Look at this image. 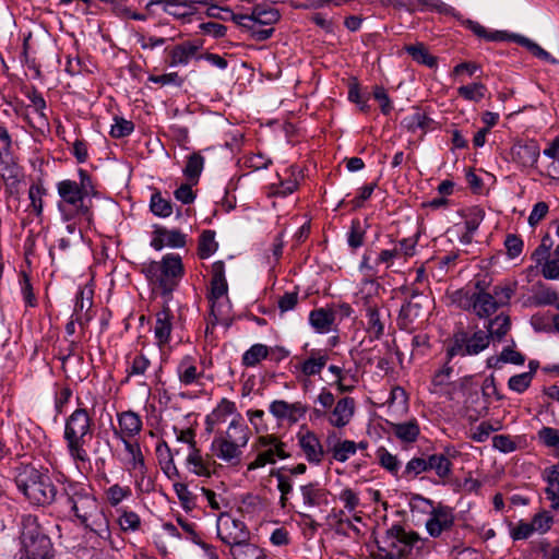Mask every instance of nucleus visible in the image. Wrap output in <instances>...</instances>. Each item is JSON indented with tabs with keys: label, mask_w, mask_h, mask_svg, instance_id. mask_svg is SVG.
<instances>
[{
	"label": "nucleus",
	"mask_w": 559,
	"mask_h": 559,
	"mask_svg": "<svg viewBox=\"0 0 559 559\" xmlns=\"http://www.w3.org/2000/svg\"><path fill=\"white\" fill-rule=\"evenodd\" d=\"M67 504L81 525L106 539L110 536L108 520L91 488L69 483L63 488Z\"/></svg>",
	"instance_id": "obj_1"
},
{
	"label": "nucleus",
	"mask_w": 559,
	"mask_h": 559,
	"mask_svg": "<svg viewBox=\"0 0 559 559\" xmlns=\"http://www.w3.org/2000/svg\"><path fill=\"white\" fill-rule=\"evenodd\" d=\"M64 440L70 456L79 462L90 460L85 445L93 437V419L84 408H76L66 420Z\"/></svg>",
	"instance_id": "obj_2"
},
{
	"label": "nucleus",
	"mask_w": 559,
	"mask_h": 559,
	"mask_svg": "<svg viewBox=\"0 0 559 559\" xmlns=\"http://www.w3.org/2000/svg\"><path fill=\"white\" fill-rule=\"evenodd\" d=\"M20 559H55V548L36 516L22 520Z\"/></svg>",
	"instance_id": "obj_3"
},
{
	"label": "nucleus",
	"mask_w": 559,
	"mask_h": 559,
	"mask_svg": "<svg viewBox=\"0 0 559 559\" xmlns=\"http://www.w3.org/2000/svg\"><path fill=\"white\" fill-rule=\"evenodd\" d=\"M420 540L414 531H406L402 525L394 524L385 533L376 538L377 552L374 559H406L415 545Z\"/></svg>",
	"instance_id": "obj_4"
},
{
	"label": "nucleus",
	"mask_w": 559,
	"mask_h": 559,
	"mask_svg": "<svg viewBox=\"0 0 559 559\" xmlns=\"http://www.w3.org/2000/svg\"><path fill=\"white\" fill-rule=\"evenodd\" d=\"M17 488L34 504L47 506L55 501L57 488L47 474L33 466H24L15 477Z\"/></svg>",
	"instance_id": "obj_5"
},
{
	"label": "nucleus",
	"mask_w": 559,
	"mask_h": 559,
	"mask_svg": "<svg viewBox=\"0 0 559 559\" xmlns=\"http://www.w3.org/2000/svg\"><path fill=\"white\" fill-rule=\"evenodd\" d=\"M143 272L152 284L163 294H170L183 275V265L178 254H166L160 262H151Z\"/></svg>",
	"instance_id": "obj_6"
},
{
	"label": "nucleus",
	"mask_w": 559,
	"mask_h": 559,
	"mask_svg": "<svg viewBox=\"0 0 559 559\" xmlns=\"http://www.w3.org/2000/svg\"><path fill=\"white\" fill-rule=\"evenodd\" d=\"M60 197L58 210L64 221L69 222L78 216L90 217L88 199L79 190V185L73 180H62L57 185Z\"/></svg>",
	"instance_id": "obj_7"
},
{
	"label": "nucleus",
	"mask_w": 559,
	"mask_h": 559,
	"mask_svg": "<svg viewBox=\"0 0 559 559\" xmlns=\"http://www.w3.org/2000/svg\"><path fill=\"white\" fill-rule=\"evenodd\" d=\"M490 343V335L485 331L477 330L473 334L460 329L454 332L450 345L447 349V358L450 360L454 356H474L485 350Z\"/></svg>",
	"instance_id": "obj_8"
},
{
	"label": "nucleus",
	"mask_w": 559,
	"mask_h": 559,
	"mask_svg": "<svg viewBox=\"0 0 559 559\" xmlns=\"http://www.w3.org/2000/svg\"><path fill=\"white\" fill-rule=\"evenodd\" d=\"M453 301L461 309L472 311L478 318H488L499 309L491 293H469L460 289L453 294Z\"/></svg>",
	"instance_id": "obj_9"
},
{
	"label": "nucleus",
	"mask_w": 559,
	"mask_h": 559,
	"mask_svg": "<svg viewBox=\"0 0 559 559\" xmlns=\"http://www.w3.org/2000/svg\"><path fill=\"white\" fill-rule=\"evenodd\" d=\"M285 443L280 441L274 435L259 437L257 449L260 450L257 457L248 465V471L261 468L266 464H274L276 457L287 459Z\"/></svg>",
	"instance_id": "obj_10"
},
{
	"label": "nucleus",
	"mask_w": 559,
	"mask_h": 559,
	"mask_svg": "<svg viewBox=\"0 0 559 559\" xmlns=\"http://www.w3.org/2000/svg\"><path fill=\"white\" fill-rule=\"evenodd\" d=\"M217 536L230 548L249 539V532L243 522L222 513L217 520Z\"/></svg>",
	"instance_id": "obj_11"
},
{
	"label": "nucleus",
	"mask_w": 559,
	"mask_h": 559,
	"mask_svg": "<svg viewBox=\"0 0 559 559\" xmlns=\"http://www.w3.org/2000/svg\"><path fill=\"white\" fill-rule=\"evenodd\" d=\"M362 307L367 318L366 332L371 340H379L384 334L386 318L380 311L379 302L370 297H362Z\"/></svg>",
	"instance_id": "obj_12"
},
{
	"label": "nucleus",
	"mask_w": 559,
	"mask_h": 559,
	"mask_svg": "<svg viewBox=\"0 0 559 559\" xmlns=\"http://www.w3.org/2000/svg\"><path fill=\"white\" fill-rule=\"evenodd\" d=\"M454 520L452 509L439 504L431 510L429 519L426 522L427 532L431 537H439L443 532L452 528Z\"/></svg>",
	"instance_id": "obj_13"
},
{
	"label": "nucleus",
	"mask_w": 559,
	"mask_h": 559,
	"mask_svg": "<svg viewBox=\"0 0 559 559\" xmlns=\"http://www.w3.org/2000/svg\"><path fill=\"white\" fill-rule=\"evenodd\" d=\"M540 155V148L535 140H520L511 147L512 160L522 167H533Z\"/></svg>",
	"instance_id": "obj_14"
},
{
	"label": "nucleus",
	"mask_w": 559,
	"mask_h": 559,
	"mask_svg": "<svg viewBox=\"0 0 559 559\" xmlns=\"http://www.w3.org/2000/svg\"><path fill=\"white\" fill-rule=\"evenodd\" d=\"M245 445H240L236 442L229 441L223 437H215L212 442V451L214 454L222 461L228 463L229 465H238L241 461V448Z\"/></svg>",
	"instance_id": "obj_15"
},
{
	"label": "nucleus",
	"mask_w": 559,
	"mask_h": 559,
	"mask_svg": "<svg viewBox=\"0 0 559 559\" xmlns=\"http://www.w3.org/2000/svg\"><path fill=\"white\" fill-rule=\"evenodd\" d=\"M186 245V235L177 229H167L164 227H156L153 233L151 246L155 250H160L165 246L171 248H182Z\"/></svg>",
	"instance_id": "obj_16"
},
{
	"label": "nucleus",
	"mask_w": 559,
	"mask_h": 559,
	"mask_svg": "<svg viewBox=\"0 0 559 559\" xmlns=\"http://www.w3.org/2000/svg\"><path fill=\"white\" fill-rule=\"evenodd\" d=\"M118 424L119 429H116L114 433L121 441L129 440L128 438L139 435L142 429L141 417L132 411L118 414Z\"/></svg>",
	"instance_id": "obj_17"
},
{
	"label": "nucleus",
	"mask_w": 559,
	"mask_h": 559,
	"mask_svg": "<svg viewBox=\"0 0 559 559\" xmlns=\"http://www.w3.org/2000/svg\"><path fill=\"white\" fill-rule=\"evenodd\" d=\"M93 290L86 287L81 288L76 295L73 309V319L81 328H84L92 319Z\"/></svg>",
	"instance_id": "obj_18"
},
{
	"label": "nucleus",
	"mask_w": 559,
	"mask_h": 559,
	"mask_svg": "<svg viewBox=\"0 0 559 559\" xmlns=\"http://www.w3.org/2000/svg\"><path fill=\"white\" fill-rule=\"evenodd\" d=\"M121 442L123 443L124 451L127 453L126 465L128 469L134 472L135 475L140 476L143 480L147 472V467L145 465L140 444L130 440H123Z\"/></svg>",
	"instance_id": "obj_19"
},
{
	"label": "nucleus",
	"mask_w": 559,
	"mask_h": 559,
	"mask_svg": "<svg viewBox=\"0 0 559 559\" xmlns=\"http://www.w3.org/2000/svg\"><path fill=\"white\" fill-rule=\"evenodd\" d=\"M298 442L309 463H321L324 450L319 438L311 431L298 435Z\"/></svg>",
	"instance_id": "obj_20"
},
{
	"label": "nucleus",
	"mask_w": 559,
	"mask_h": 559,
	"mask_svg": "<svg viewBox=\"0 0 559 559\" xmlns=\"http://www.w3.org/2000/svg\"><path fill=\"white\" fill-rule=\"evenodd\" d=\"M354 411H355L354 399L343 397L336 403L334 409L332 411V413L329 417V421L332 426L342 428L350 421V419L354 415Z\"/></svg>",
	"instance_id": "obj_21"
},
{
	"label": "nucleus",
	"mask_w": 559,
	"mask_h": 559,
	"mask_svg": "<svg viewBox=\"0 0 559 559\" xmlns=\"http://www.w3.org/2000/svg\"><path fill=\"white\" fill-rule=\"evenodd\" d=\"M428 301V298L418 290H412L409 299L402 306L400 310V317L408 322H413L424 312V304Z\"/></svg>",
	"instance_id": "obj_22"
},
{
	"label": "nucleus",
	"mask_w": 559,
	"mask_h": 559,
	"mask_svg": "<svg viewBox=\"0 0 559 559\" xmlns=\"http://www.w3.org/2000/svg\"><path fill=\"white\" fill-rule=\"evenodd\" d=\"M202 45L195 41H185L176 45L169 52V64L171 67L186 66L190 59L201 49Z\"/></svg>",
	"instance_id": "obj_23"
},
{
	"label": "nucleus",
	"mask_w": 559,
	"mask_h": 559,
	"mask_svg": "<svg viewBox=\"0 0 559 559\" xmlns=\"http://www.w3.org/2000/svg\"><path fill=\"white\" fill-rule=\"evenodd\" d=\"M326 443L331 447L332 456L337 462H346L357 451V444L354 441H338L335 433L328 436Z\"/></svg>",
	"instance_id": "obj_24"
},
{
	"label": "nucleus",
	"mask_w": 559,
	"mask_h": 559,
	"mask_svg": "<svg viewBox=\"0 0 559 559\" xmlns=\"http://www.w3.org/2000/svg\"><path fill=\"white\" fill-rule=\"evenodd\" d=\"M173 313L169 308L164 307L156 313V323L154 328V335L159 346L165 345L169 341L173 324Z\"/></svg>",
	"instance_id": "obj_25"
},
{
	"label": "nucleus",
	"mask_w": 559,
	"mask_h": 559,
	"mask_svg": "<svg viewBox=\"0 0 559 559\" xmlns=\"http://www.w3.org/2000/svg\"><path fill=\"white\" fill-rule=\"evenodd\" d=\"M227 282L225 278V264L223 261H216L212 265L211 281V300L219 299L227 294Z\"/></svg>",
	"instance_id": "obj_26"
},
{
	"label": "nucleus",
	"mask_w": 559,
	"mask_h": 559,
	"mask_svg": "<svg viewBox=\"0 0 559 559\" xmlns=\"http://www.w3.org/2000/svg\"><path fill=\"white\" fill-rule=\"evenodd\" d=\"M428 471H435L436 475L440 478L441 484H445V480L452 473V463L450 459L443 453H436L427 456Z\"/></svg>",
	"instance_id": "obj_27"
},
{
	"label": "nucleus",
	"mask_w": 559,
	"mask_h": 559,
	"mask_svg": "<svg viewBox=\"0 0 559 559\" xmlns=\"http://www.w3.org/2000/svg\"><path fill=\"white\" fill-rule=\"evenodd\" d=\"M468 28L478 37L484 38L488 41H514V36L518 34L508 33L506 31H488L485 26L475 21H467Z\"/></svg>",
	"instance_id": "obj_28"
},
{
	"label": "nucleus",
	"mask_w": 559,
	"mask_h": 559,
	"mask_svg": "<svg viewBox=\"0 0 559 559\" xmlns=\"http://www.w3.org/2000/svg\"><path fill=\"white\" fill-rule=\"evenodd\" d=\"M304 504L313 508L328 503V493L318 484L310 483L300 487Z\"/></svg>",
	"instance_id": "obj_29"
},
{
	"label": "nucleus",
	"mask_w": 559,
	"mask_h": 559,
	"mask_svg": "<svg viewBox=\"0 0 559 559\" xmlns=\"http://www.w3.org/2000/svg\"><path fill=\"white\" fill-rule=\"evenodd\" d=\"M335 320V313H332L331 310L320 308L312 310L309 316L310 324L319 332V333H328L331 330L332 324Z\"/></svg>",
	"instance_id": "obj_30"
},
{
	"label": "nucleus",
	"mask_w": 559,
	"mask_h": 559,
	"mask_svg": "<svg viewBox=\"0 0 559 559\" xmlns=\"http://www.w3.org/2000/svg\"><path fill=\"white\" fill-rule=\"evenodd\" d=\"M511 328V321L509 316L500 313L495 319L489 320L487 324V335H490V340H497L500 342Z\"/></svg>",
	"instance_id": "obj_31"
},
{
	"label": "nucleus",
	"mask_w": 559,
	"mask_h": 559,
	"mask_svg": "<svg viewBox=\"0 0 559 559\" xmlns=\"http://www.w3.org/2000/svg\"><path fill=\"white\" fill-rule=\"evenodd\" d=\"M234 559H266L264 551L248 540L229 549Z\"/></svg>",
	"instance_id": "obj_32"
},
{
	"label": "nucleus",
	"mask_w": 559,
	"mask_h": 559,
	"mask_svg": "<svg viewBox=\"0 0 559 559\" xmlns=\"http://www.w3.org/2000/svg\"><path fill=\"white\" fill-rule=\"evenodd\" d=\"M177 372L180 382L183 383L185 385L193 383L201 374L200 372H198L194 359L191 356H185L180 360L177 367Z\"/></svg>",
	"instance_id": "obj_33"
},
{
	"label": "nucleus",
	"mask_w": 559,
	"mask_h": 559,
	"mask_svg": "<svg viewBox=\"0 0 559 559\" xmlns=\"http://www.w3.org/2000/svg\"><path fill=\"white\" fill-rule=\"evenodd\" d=\"M156 454L164 473L171 478L178 475V469L174 464V459L168 444L165 441L156 445Z\"/></svg>",
	"instance_id": "obj_34"
},
{
	"label": "nucleus",
	"mask_w": 559,
	"mask_h": 559,
	"mask_svg": "<svg viewBox=\"0 0 559 559\" xmlns=\"http://www.w3.org/2000/svg\"><path fill=\"white\" fill-rule=\"evenodd\" d=\"M405 50L417 63L427 66L428 68H435L437 66V58L431 56L426 46L421 43L407 45L405 46Z\"/></svg>",
	"instance_id": "obj_35"
},
{
	"label": "nucleus",
	"mask_w": 559,
	"mask_h": 559,
	"mask_svg": "<svg viewBox=\"0 0 559 559\" xmlns=\"http://www.w3.org/2000/svg\"><path fill=\"white\" fill-rule=\"evenodd\" d=\"M393 433L404 442H414L419 435V427L416 420L392 424Z\"/></svg>",
	"instance_id": "obj_36"
},
{
	"label": "nucleus",
	"mask_w": 559,
	"mask_h": 559,
	"mask_svg": "<svg viewBox=\"0 0 559 559\" xmlns=\"http://www.w3.org/2000/svg\"><path fill=\"white\" fill-rule=\"evenodd\" d=\"M513 38H514V43L525 47L532 55H534L538 59L544 60L549 63H552V64H556L559 62L558 60L552 58L549 52H547L544 48H542L538 44L531 40L530 38H527L523 35H520V34H518V36H514Z\"/></svg>",
	"instance_id": "obj_37"
},
{
	"label": "nucleus",
	"mask_w": 559,
	"mask_h": 559,
	"mask_svg": "<svg viewBox=\"0 0 559 559\" xmlns=\"http://www.w3.org/2000/svg\"><path fill=\"white\" fill-rule=\"evenodd\" d=\"M222 437L246 447L249 441V428L247 425L240 423L239 420H233L229 424L225 436Z\"/></svg>",
	"instance_id": "obj_38"
},
{
	"label": "nucleus",
	"mask_w": 559,
	"mask_h": 559,
	"mask_svg": "<svg viewBox=\"0 0 559 559\" xmlns=\"http://www.w3.org/2000/svg\"><path fill=\"white\" fill-rule=\"evenodd\" d=\"M328 361V355L321 352H312L311 356L304 361L301 371L306 376L319 374Z\"/></svg>",
	"instance_id": "obj_39"
},
{
	"label": "nucleus",
	"mask_w": 559,
	"mask_h": 559,
	"mask_svg": "<svg viewBox=\"0 0 559 559\" xmlns=\"http://www.w3.org/2000/svg\"><path fill=\"white\" fill-rule=\"evenodd\" d=\"M203 166V156L200 153H193L188 158L187 165L183 169V174L189 180H191L193 183H197L202 173Z\"/></svg>",
	"instance_id": "obj_40"
},
{
	"label": "nucleus",
	"mask_w": 559,
	"mask_h": 559,
	"mask_svg": "<svg viewBox=\"0 0 559 559\" xmlns=\"http://www.w3.org/2000/svg\"><path fill=\"white\" fill-rule=\"evenodd\" d=\"M214 230H204L200 236L199 255L201 259H207L217 250Z\"/></svg>",
	"instance_id": "obj_41"
},
{
	"label": "nucleus",
	"mask_w": 559,
	"mask_h": 559,
	"mask_svg": "<svg viewBox=\"0 0 559 559\" xmlns=\"http://www.w3.org/2000/svg\"><path fill=\"white\" fill-rule=\"evenodd\" d=\"M151 211L159 217H168L173 213V204L169 200L162 197L160 192H155L151 197Z\"/></svg>",
	"instance_id": "obj_42"
},
{
	"label": "nucleus",
	"mask_w": 559,
	"mask_h": 559,
	"mask_svg": "<svg viewBox=\"0 0 559 559\" xmlns=\"http://www.w3.org/2000/svg\"><path fill=\"white\" fill-rule=\"evenodd\" d=\"M415 5L419 11L430 10L445 15H455L454 8L441 0H415Z\"/></svg>",
	"instance_id": "obj_43"
},
{
	"label": "nucleus",
	"mask_w": 559,
	"mask_h": 559,
	"mask_svg": "<svg viewBox=\"0 0 559 559\" xmlns=\"http://www.w3.org/2000/svg\"><path fill=\"white\" fill-rule=\"evenodd\" d=\"M267 354V346L263 344H254L243 354L242 364L247 367H253L262 359L266 358Z\"/></svg>",
	"instance_id": "obj_44"
},
{
	"label": "nucleus",
	"mask_w": 559,
	"mask_h": 559,
	"mask_svg": "<svg viewBox=\"0 0 559 559\" xmlns=\"http://www.w3.org/2000/svg\"><path fill=\"white\" fill-rule=\"evenodd\" d=\"M28 99L32 103L35 114L37 115V127L41 128L48 126V118L45 114L46 102L40 93L34 91L28 95Z\"/></svg>",
	"instance_id": "obj_45"
},
{
	"label": "nucleus",
	"mask_w": 559,
	"mask_h": 559,
	"mask_svg": "<svg viewBox=\"0 0 559 559\" xmlns=\"http://www.w3.org/2000/svg\"><path fill=\"white\" fill-rule=\"evenodd\" d=\"M187 464L191 466L190 471L198 476L209 477L211 475L199 449H194L189 452L187 456Z\"/></svg>",
	"instance_id": "obj_46"
},
{
	"label": "nucleus",
	"mask_w": 559,
	"mask_h": 559,
	"mask_svg": "<svg viewBox=\"0 0 559 559\" xmlns=\"http://www.w3.org/2000/svg\"><path fill=\"white\" fill-rule=\"evenodd\" d=\"M543 479L547 483L545 491L547 498L551 501V508L559 510V477H554V475L544 472Z\"/></svg>",
	"instance_id": "obj_47"
},
{
	"label": "nucleus",
	"mask_w": 559,
	"mask_h": 559,
	"mask_svg": "<svg viewBox=\"0 0 559 559\" xmlns=\"http://www.w3.org/2000/svg\"><path fill=\"white\" fill-rule=\"evenodd\" d=\"M377 457L383 468L392 475H397L401 468V463L395 455L391 454L385 448H379L377 451Z\"/></svg>",
	"instance_id": "obj_48"
},
{
	"label": "nucleus",
	"mask_w": 559,
	"mask_h": 559,
	"mask_svg": "<svg viewBox=\"0 0 559 559\" xmlns=\"http://www.w3.org/2000/svg\"><path fill=\"white\" fill-rule=\"evenodd\" d=\"M552 245H554V241H552L551 237L548 234H546L542 238L540 245L532 253V260L537 265H543L549 259Z\"/></svg>",
	"instance_id": "obj_49"
},
{
	"label": "nucleus",
	"mask_w": 559,
	"mask_h": 559,
	"mask_svg": "<svg viewBox=\"0 0 559 559\" xmlns=\"http://www.w3.org/2000/svg\"><path fill=\"white\" fill-rule=\"evenodd\" d=\"M485 91H486V87L484 84L481 83H473V84H469V85H463L461 87H459L457 92L460 94V96H462L463 98L467 99V100H472V102H480L484 96H485Z\"/></svg>",
	"instance_id": "obj_50"
},
{
	"label": "nucleus",
	"mask_w": 559,
	"mask_h": 559,
	"mask_svg": "<svg viewBox=\"0 0 559 559\" xmlns=\"http://www.w3.org/2000/svg\"><path fill=\"white\" fill-rule=\"evenodd\" d=\"M253 23L269 26L278 21L280 14L275 9L254 8L252 11Z\"/></svg>",
	"instance_id": "obj_51"
},
{
	"label": "nucleus",
	"mask_w": 559,
	"mask_h": 559,
	"mask_svg": "<svg viewBox=\"0 0 559 559\" xmlns=\"http://www.w3.org/2000/svg\"><path fill=\"white\" fill-rule=\"evenodd\" d=\"M427 471V457H413L407 462L405 469L403 471V477L415 478Z\"/></svg>",
	"instance_id": "obj_52"
},
{
	"label": "nucleus",
	"mask_w": 559,
	"mask_h": 559,
	"mask_svg": "<svg viewBox=\"0 0 559 559\" xmlns=\"http://www.w3.org/2000/svg\"><path fill=\"white\" fill-rule=\"evenodd\" d=\"M533 379V372H523L520 374L512 376L508 381L510 390L516 393H523L528 389Z\"/></svg>",
	"instance_id": "obj_53"
},
{
	"label": "nucleus",
	"mask_w": 559,
	"mask_h": 559,
	"mask_svg": "<svg viewBox=\"0 0 559 559\" xmlns=\"http://www.w3.org/2000/svg\"><path fill=\"white\" fill-rule=\"evenodd\" d=\"M114 120L115 123L111 126L110 129V135L112 138H124L129 135L134 129L133 122L124 118L116 117Z\"/></svg>",
	"instance_id": "obj_54"
},
{
	"label": "nucleus",
	"mask_w": 559,
	"mask_h": 559,
	"mask_svg": "<svg viewBox=\"0 0 559 559\" xmlns=\"http://www.w3.org/2000/svg\"><path fill=\"white\" fill-rule=\"evenodd\" d=\"M44 192H45V190L39 185H32L28 190L31 207L37 216H39L43 212L41 197H43Z\"/></svg>",
	"instance_id": "obj_55"
},
{
	"label": "nucleus",
	"mask_w": 559,
	"mask_h": 559,
	"mask_svg": "<svg viewBox=\"0 0 559 559\" xmlns=\"http://www.w3.org/2000/svg\"><path fill=\"white\" fill-rule=\"evenodd\" d=\"M151 362L144 355H136L128 367V378L132 376H144Z\"/></svg>",
	"instance_id": "obj_56"
},
{
	"label": "nucleus",
	"mask_w": 559,
	"mask_h": 559,
	"mask_svg": "<svg viewBox=\"0 0 559 559\" xmlns=\"http://www.w3.org/2000/svg\"><path fill=\"white\" fill-rule=\"evenodd\" d=\"M140 524V516L133 511H123L119 516V525L123 531H136Z\"/></svg>",
	"instance_id": "obj_57"
},
{
	"label": "nucleus",
	"mask_w": 559,
	"mask_h": 559,
	"mask_svg": "<svg viewBox=\"0 0 559 559\" xmlns=\"http://www.w3.org/2000/svg\"><path fill=\"white\" fill-rule=\"evenodd\" d=\"M365 229L358 219L352 222L350 231L348 233V245L356 249L364 242Z\"/></svg>",
	"instance_id": "obj_58"
},
{
	"label": "nucleus",
	"mask_w": 559,
	"mask_h": 559,
	"mask_svg": "<svg viewBox=\"0 0 559 559\" xmlns=\"http://www.w3.org/2000/svg\"><path fill=\"white\" fill-rule=\"evenodd\" d=\"M504 246H506L508 255L511 259H514L521 254L524 243H523V240L519 236H516L514 234H510L506 237Z\"/></svg>",
	"instance_id": "obj_59"
},
{
	"label": "nucleus",
	"mask_w": 559,
	"mask_h": 559,
	"mask_svg": "<svg viewBox=\"0 0 559 559\" xmlns=\"http://www.w3.org/2000/svg\"><path fill=\"white\" fill-rule=\"evenodd\" d=\"M491 294L497 302L498 308L507 306L514 295L511 286H495Z\"/></svg>",
	"instance_id": "obj_60"
},
{
	"label": "nucleus",
	"mask_w": 559,
	"mask_h": 559,
	"mask_svg": "<svg viewBox=\"0 0 559 559\" xmlns=\"http://www.w3.org/2000/svg\"><path fill=\"white\" fill-rule=\"evenodd\" d=\"M148 81L160 85L181 86L183 84V79L180 78L177 72L166 73L162 75H151L148 76Z\"/></svg>",
	"instance_id": "obj_61"
},
{
	"label": "nucleus",
	"mask_w": 559,
	"mask_h": 559,
	"mask_svg": "<svg viewBox=\"0 0 559 559\" xmlns=\"http://www.w3.org/2000/svg\"><path fill=\"white\" fill-rule=\"evenodd\" d=\"M497 361L508 362L513 365H523L525 361L524 355L520 352L512 349L511 347H504L499 357L496 359Z\"/></svg>",
	"instance_id": "obj_62"
},
{
	"label": "nucleus",
	"mask_w": 559,
	"mask_h": 559,
	"mask_svg": "<svg viewBox=\"0 0 559 559\" xmlns=\"http://www.w3.org/2000/svg\"><path fill=\"white\" fill-rule=\"evenodd\" d=\"M538 437L547 447H559V429L544 427Z\"/></svg>",
	"instance_id": "obj_63"
},
{
	"label": "nucleus",
	"mask_w": 559,
	"mask_h": 559,
	"mask_svg": "<svg viewBox=\"0 0 559 559\" xmlns=\"http://www.w3.org/2000/svg\"><path fill=\"white\" fill-rule=\"evenodd\" d=\"M542 274L547 280L559 278V257L556 259H548L542 267Z\"/></svg>",
	"instance_id": "obj_64"
}]
</instances>
